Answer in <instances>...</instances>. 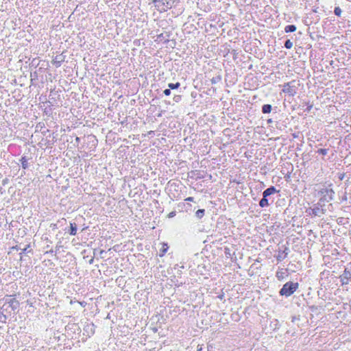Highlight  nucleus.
Segmentation results:
<instances>
[{"label": "nucleus", "mask_w": 351, "mask_h": 351, "mask_svg": "<svg viewBox=\"0 0 351 351\" xmlns=\"http://www.w3.org/2000/svg\"><path fill=\"white\" fill-rule=\"evenodd\" d=\"M332 184H329L328 186H324L319 191H318V196L319 202L324 204L325 205L326 203H328L332 201L334 199L335 191L331 188Z\"/></svg>", "instance_id": "f257e3e1"}, {"label": "nucleus", "mask_w": 351, "mask_h": 351, "mask_svg": "<svg viewBox=\"0 0 351 351\" xmlns=\"http://www.w3.org/2000/svg\"><path fill=\"white\" fill-rule=\"evenodd\" d=\"M19 305L20 303L16 298L6 299L5 304L2 306V309L3 311L10 314L11 312L8 311V308H10L12 311H14L19 308Z\"/></svg>", "instance_id": "423d86ee"}, {"label": "nucleus", "mask_w": 351, "mask_h": 351, "mask_svg": "<svg viewBox=\"0 0 351 351\" xmlns=\"http://www.w3.org/2000/svg\"><path fill=\"white\" fill-rule=\"evenodd\" d=\"M44 126H45L44 123H39L36 125V128H43Z\"/></svg>", "instance_id": "72a5a7b5"}, {"label": "nucleus", "mask_w": 351, "mask_h": 351, "mask_svg": "<svg viewBox=\"0 0 351 351\" xmlns=\"http://www.w3.org/2000/svg\"><path fill=\"white\" fill-rule=\"evenodd\" d=\"M64 61V57L61 54L59 56H56L55 58L53 60V64L56 67H60L62 64V62Z\"/></svg>", "instance_id": "f8f14e48"}, {"label": "nucleus", "mask_w": 351, "mask_h": 351, "mask_svg": "<svg viewBox=\"0 0 351 351\" xmlns=\"http://www.w3.org/2000/svg\"><path fill=\"white\" fill-rule=\"evenodd\" d=\"M205 215V210L204 209H199L195 213V217L200 219H202Z\"/></svg>", "instance_id": "a211bd4d"}, {"label": "nucleus", "mask_w": 351, "mask_h": 351, "mask_svg": "<svg viewBox=\"0 0 351 351\" xmlns=\"http://www.w3.org/2000/svg\"><path fill=\"white\" fill-rule=\"evenodd\" d=\"M51 226L53 227V229L58 228V225L56 223H52Z\"/></svg>", "instance_id": "e433bc0d"}, {"label": "nucleus", "mask_w": 351, "mask_h": 351, "mask_svg": "<svg viewBox=\"0 0 351 351\" xmlns=\"http://www.w3.org/2000/svg\"><path fill=\"white\" fill-rule=\"evenodd\" d=\"M169 36L168 33H162L157 36L156 41L166 43H168L169 40Z\"/></svg>", "instance_id": "9b49d317"}, {"label": "nucleus", "mask_w": 351, "mask_h": 351, "mask_svg": "<svg viewBox=\"0 0 351 351\" xmlns=\"http://www.w3.org/2000/svg\"><path fill=\"white\" fill-rule=\"evenodd\" d=\"M348 198H347V194L346 193H344V195L341 197V202H345V201H347Z\"/></svg>", "instance_id": "7c9ffc66"}, {"label": "nucleus", "mask_w": 351, "mask_h": 351, "mask_svg": "<svg viewBox=\"0 0 351 351\" xmlns=\"http://www.w3.org/2000/svg\"><path fill=\"white\" fill-rule=\"evenodd\" d=\"M182 97L180 95H176L173 97V101L176 103H178L181 101Z\"/></svg>", "instance_id": "a878e982"}, {"label": "nucleus", "mask_w": 351, "mask_h": 351, "mask_svg": "<svg viewBox=\"0 0 351 351\" xmlns=\"http://www.w3.org/2000/svg\"><path fill=\"white\" fill-rule=\"evenodd\" d=\"M284 46L286 49H289L293 47V43L289 39H287L285 42Z\"/></svg>", "instance_id": "4be33fe9"}, {"label": "nucleus", "mask_w": 351, "mask_h": 351, "mask_svg": "<svg viewBox=\"0 0 351 351\" xmlns=\"http://www.w3.org/2000/svg\"><path fill=\"white\" fill-rule=\"evenodd\" d=\"M225 254H226V255H230V250H229V249H228V248H226V250H225Z\"/></svg>", "instance_id": "f704fd0d"}, {"label": "nucleus", "mask_w": 351, "mask_h": 351, "mask_svg": "<svg viewBox=\"0 0 351 351\" xmlns=\"http://www.w3.org/2000/svg\"><path fill=\"white\" fill-rule=\"evenodd\" d=\"M282 86V90L283 93L293 97L297 93V90L300 86V83L299 81L291 80L289 82L285 83Z\"/></svg>", "instance_id": "39448f33"}, {"label": "nucleus", "mask_w": 351, "mask_h": 351, "mask_svg": "<svg viewBox=\"0 0 351 351\" xmlns=\"http://www.w3.org/2000/svg\"><path fill=\"white\" fill-rule=\"evenodd\" d=\"M344 176H345L344 173L340 174L339 176V180H342L344 178Z\"/></svg>", "instance_id": "c9c22d12"}, {"label": "nucleus", "mask_w": 351, "mask_h": 351, "mask_svg": "<svg viewBox=\"0 0 351 351\" xmlns=\"http://www.w3.org/2000/svg\"><path fill=\"white\" fill-rule=\"evenodd\" d=\"M200 350H201V349H200V348H198V350H197V351H200Z\"/></svg>", "instance_id": "a18cd8bd"}, {"label": "nucleus", "mask_w": 351, "mask_h": 351, "mask_svg": "<svg viewBox=\"0 0 351 351\" xmlns=\"http://www.w3.org/2000/svg\"><path fill=\"white\" fill-rule=\"evenodd\" d=\"M200 350H201V349H200V348H198V350H197V351H200Z\"/></svg>", "instance_id": "c03bdc74"}, {"label": "nucleus", "mask_w": 351, "mask_h": 351, "mask_svg": "<svg viewBox=\"0 0 351 351\" xmlns=\"http://www.w3.org/2000/svg\"><path fill=\"white\" fill-rule=\"evenodd\" d=\"M283 247H284V250H279L278 254L276 256V259L278 261H282V260H284L287 257V256L289 252V250L287 247H286V246H283Z\"/></svg>", "instance_id": "1a4fd4ad"}, {"label": "nucleus", "mask_w": 351, "mask_h": 351, "mask_svg": "<svg viewBox=\"0 0 351 351\" xmlns=\"http://www.w3.org/2000/svg\"><path fill=\"white\" fill-rule=\"evenodd\" d=\"M328 150H329V149L320 148V149H317L316 152L319 154L326 156L328 154Z\"/></svg>", "instance_id": "412c9836"}, {"label": "nucleus", "mask_w": 351, "mask_h": 351, "mask_svg": "<svg viewBox=\"0 0 351 351\" xmlns=\"http://www.w3.org/2000/svg\"><path fill=\"white\" fill-rule=\"evenodd\" d=\"M77 224L75 222L70 223V228L68 230V232L70 235L75 236L77 234Z\"/></svg>", "instance_id": "ddd939ff"}, {"label": "nucleus", "mask_w": 351, "mask_h": 351, "mask_svg": "<svg viewBox=\"0 0 351 351\" xmlns=\"http://www.w3.org/2000/svg\"><path fill=\"white\" fill-rule=\"evenodd\" d=\"M272 121H272V119H269L267 120V123H272Z\"/></svg>", "instance_id": "37998d69"}, {"label": "nucleus", "mask_w": 351, "mask_h": 351, "mask_svg": "<svg viewBox=\"0 0 351 351\" xmlns=\"http://www.w3.org/2000/svg\"><path fill=\"white\" fill-rule=\"evenodd\" d=\"M176 215V211H175V210L174 211H171V213H169L168 217L169 218H172V217H175Z\"/></svg>", "instance_id": "c85d7f7f"}, {"label": "nucleus", "mask_w": 351, "mask_h": 351, "mask_svg": "<svg viewBox=\"0 0 351 351\" xmlns=\"http://www.w3.org/2000/svg\"><path fill=\"white\" fill-rule=\"evenodd\" d=\"M175 2L178 3L180 0H152L156 9L160 13L170 10Z\"/></svg>", "instance_id": "f03ea898"}, {"label": "nucleus", "mask_w": 351, "mask_h": 351, "mask_svg": "<svg viewBox=\"0 0 351 351\" xmlns=\"http://www.w3.org/2000/svg\"><path fill=\"white\" fill-rule=\"evenodd\" d=\"M180 86V82H176V83H169V84H168V87H169L171 90H176V89H178Z\"/></svg>", "instance_id": "6ab92c4d"}, {"label": "nucleus", "mask_w": 351, "mask_h": 351, "mask_svg": "<svg viewBox=\"0 0 351 351\" xmlns=\"http://www.w3.org/2000/svg\"><path fill=\"white\" fill-rule=\"evenodd\" d=\"M287 276H288L287 269H281L277 271V272L276 274V277L277 278V279L278 280H283Z\"/></svg>", "instance_id": "9d476101"}, {"label": "nucleus", "mask_w": 351, "mask_h": 351, "mask_svg": "<svg viewBox=\"0 0 351 351\" xmlns=\"http://www.w3.org/2000/svg\"><path fill=\"white\" fill-rule=\"evenodd\" d=\"M221 80V76L218 75L217 77H213L210 81H211V83L213 84H216L217 82H219Z\"/></svg>", "instance_id": "b1692460"}, {"label": "nucleus", "mask_w": 351, "mask_h": 351, "mask_svg": "<svg viewBox=\"0 0 351 351\" xmlns=\"http://www.w3.org/2000/svg\"><path fill=\"white\" fill-rule=\"evenodd\" d=\"M324 206L325 205L324 204L318 201L311 209V213L310 214L313 216L320 217L321 215L324 214L326 212V209L324 208Z\"/></svg>", "instance_id": "0eeeda50"}, {"label": "nucleus", "mask_w": 351, "mask_h": 351, "mask_svg": "<svg viewBox=\"0 0 351 351\" xmlns=\"http://www.w3.org/2000/svg\"><path fill=\"white\" fill-rule=\"evenodd\" d=\"M80 138L79 137H76V138H75V142H76V143H77V144H78V143H80Z\"/></svg>", "instance_id": "4c0bfd02"}, {"label": "nucleus", "mask_w": 351, "mask_h": 351, "mask_svg": "<svg viewBox=\"0 0 351 351\" xmlns=\"http://www.w3.org/2000/svg\"><path fill=\"white\" fill-rule=\"evenodd\" d=\"M105 252H105L104 250H100L99 254H100V255L101 256V255H102V254H104V253H105Z\"/></svg>", "instance_id": "58836bf2"}, {"label": "nucleus", "mask_w": 351, "mask_h": 351, "mask_svg": "<svg viewBox=\"0 0 351 351\" xmlns=\"http://www.w3.org/2000/svg\"><path fill=\"white\" fill-rule=\"evenodd\" d=\"M272 110V106L270 104H264L262 106L261 110L263 114L270 113Z\"/></svg>", "instance_id": "dca6fc26"}, {"label": "nucleus", "mask_w": 351, "mask_h": 351, "mask_svg": "<svg viewBox=\"0 0 351 351\" xmlns=\"http://www.w3.org/2000/svg\"><path fill=\"white\" fill-rule=\"evenodd\" d=\"M278 191L274 186H270L263 193V198L259 202V206L261 208L267 207L270 204L269 201L271 199V195L276 194Z\"/></svg>", "instance_id": "7ed1b4c3"}, {"label": "nucleus", "mask_w": 351, "mask_h": 351, "mask_svg": "<svg viewBox=\"0 0 351 351\" xmlns=\"http://www.w3.org/2000/svg\"><path fill=\"white\" fill-rule=\"evenodd\" d=\"M62 221L66 222V219L62 218V219H61V220H59V221H58V222H62Z\"/></svg>", "instance_id": "ea45409f"}, {"label": "nucleus", "mask_w": 351, "mask_h": 351, "mask_svg": "<svg viewBox=\"0 0 351 351\" xmlns=\"http://www.w3.org/2000/svg\"><path fill=\"white\" fill-rule=\"evenodd\" d=\"M298 282H287L280 289L279 294L285 297L291 296L298 289Z\"/></svg>", "instance_id": "20e7f679"}, {"label": "nucleus", "mask_w": 351, "mask_h": 351, "mask_svg": "<svg viewBox=\"0 0 351 351\" xmlns=\"http://www.w3.org/2000/svg\"><path fill=\"white\" fill-rule=\"evenodd\" d=\"M168 247H164L161 250V253L160 254V256H163L167 251Z\"/></svg>", "instance_id": "c756f323"}, {"label": "nucleus", "mask_w": 351, "mask_h": 351, "mask_svg": "<svg viewBox=\"0 0 351 351\" xmlns=\"http://www.w3.org/2000/svg\"><path fill=\"white\" fill-rule=\"evenodd\" d=\"M12 248L14 249V250H19V247L17 245L13 247Z\"/></svg>", "instance_id": "79ce46f5"}, {"label": "nucleus", "mask_w": 351, "mask_h": 351, "mask_svg": "<svg viewBox=\"0 0 351 351\" xmlns=\"http://www.w3.org/2000/svg\"><path fill=\"white\" fill-rule=\"evenodd\" d=\"M29 245H27L25 248L21 250V252L19 254L21 256V259H22V254L25 253H32V250H28Z\"/></svg>", "instance_id": "aec40b11"}, {"label": "nucleus", "mask_w": 351, "mask_h": 351, "mask_svg": "<svg viewBox=\"0 0 351 351\" xmlns=\"http://www.w3.org/2000/svg\"><path fill=\"white\" fill-rule=\"evenodd\" d=\"M7 320V316L3 314V311L0 315V322L5 323Z\"/></svg>", "instance_id": "393cba45"}, {"label": "nucleus", "mask_w": 351, "mask_h": 351, "mask_svg": "<svg viewBox=\"0 0 351 351\" xmlns=\"http://www.w3.org/2000/svg\"><path fill=\"white\" fill-rule=\"evenodd\" d=\"M217 298L221 300H223L224 298V293H222L221 294L217 295Z\"/></svg>", "instance_id": "473e14b6"}, {"label": "nucleus", "mask_w": 351, "mask_h": 351, "mask_svg": "<svg viewBox=\"0 0 351 351\" xmlns=\"http://www.w3.org/2000/svg\"><path fill=\"white\" fill-rule=\"evenodd\" d=\"M185 201H187V202H193V201H194V197H187L186 199H185Z\"/></svg>", "instance_id": "2f4dec72"}, {"label": "nucleus", "mask_w": 351, "mask_h": 351, "mask_svg": "<svg viewBox=\"0 0 351 351\" xmlns=\"http://www.w3.org/2000/svg\"><path fill=\"white\" fill-rule=\"evenodd\" d=\"M296 26L295 25H288L285 27V32L286 33L293 32L296 30Z\"/></svg>", "instance_id": "f3484780"}, {"label": "nucleus", "mask_w": 351, "mask_h": 351, "mask_svg": "<svg viewBox=\"0 0 351 351\" xmlns=\"http://www.w3.org/2000/svg\"><path fill=\"white\" fill-rule=\"evenodd\" d=\"M302 107L306 106V108L304 110V112H309L313 108V104L310 103L309 101H304L302 102Z\"/></svg>", "instance_id": "2eb2a0df"}, {"label": "nucleus", "mask_w": 351, "mask_h": 351, "mask_svg": "<svg viewBox=\"0 0 351 351\" xmlns=\"http://www.w3.org/2000/svg\"><path fill=\"white\" fill-rule=\"evenodd\" d=\"M334 13L336 16H340L341 14V9L339 7H335L334 10Z\"/></svg>", "instance_id": "5701e85b"}, {"label": "nucleus", "mask_w": 351, "mask_h": 351, "mask_svg": "<svg viewBox=\"0 0 351 351\" xmlns=\"http://www.w3.org/2000/svg\"><path fill=\"white\" fill-rule=\"evenodd\" d=\"M93 261H94V258H91L90 261H89V263L90 264H93Z\"/></svg>", "instance_id": "a19ab883"}, {"label": "nucleus", "mask_w": 351, "mask_h": 351, "mask_svg": "<svg viewBox=\"0 0 351 351\" xmlns=\"http://www.w3.org/2000/svg\"><path fill=\"white\" fill-rule=\"evenodd\" d=\"M341 285H348L351 281V269L346 268L341 275L339 276Z\"/></svg>", "instance_id": "6e6552de"}, {"label": "nucleus", "mask_w": 351, "mask_h": 351, "mask_svg": "<svg viewBox=\"0 0 351 351\" xmlns=\"http://www.w3.org/2000/svg\"><path fill=\"white\" fill-rule=\"evenodd\" d=\"M163 93L166 95V96H169L171 95V89L169 88H166L163 90Z\"/></svg>", "instance_id": "cd10ccee"}, {"label": "nucleus", "mask_w": 351, "mask_h": 351, "mask_svg": "<svg viewBox=\"0 0 351 351\" xmlns=\"http://www.w3.org/2000/svg\"><path fill=\"white\" fill-rule=\"evenodd\" d=\"M94 326H94V324H88V325L86 326L87 329L90 330V331H91V333H92V334H94V332H95V331H94V330H93Z\"/></svg>", "instance_id": "bb28decb"}, {"label": "nucleus", "mask_w": 351, "mask_h": 351, "mask_svg": "<svg viewBox=\"0 0 351 351\" xmlns=\"http://www.w3.org/2000/svg\"><path fill=\"white\" fill-rule=\"evenodd\" d=\"M28 160L29 158H27L25 156H22L20 159V162L23 169H26L29 167Z\"/></svg>", "instance_id": "4468645a"}]
</instances>
